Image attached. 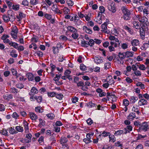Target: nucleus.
Masks as SVG:
<instances>
[{"instance_id": "nucleus-25", "label": "nucleus", "mask_w": 149, "mask_h": 149, "mask_svg": "<svg viewBox=\"0 0 149 149\" xmlns=\"http://www.w3.org/2000/svg\"><path fill=\"white\" fill-rule=\"evenodd\" d=\"M136 117V115L135 113L132 112L130 113L127 116L128 119L132 120Z\"/></svg>"}, {"instance_id": "nucleus-36", "label": "nucleus", "mask_w": 149, "mask_h": 149, "mask_svg": "<svg viewBox=\"0 0 149 149\" xmlns=\"http://www.w3.org/2000/svg\"><path fill=\"white\" fill-rule=\"evenodd\" d=\"M55 96L59 100H61L63 97V95L61 93L58 94L56 93L55 95Z\"/></svg>"}, {"instance_id": "nucleus-34", "label": "nucleus", "mask_w": 149, "mask_h": 149, "mask_svg": "<svg viewBox=\"0 0 149 149\" xmlns=\"http://www.w3.org/2000/svg\"><path fill=\"white\" fill-rule=\"evenodd\" d=\"M35 111L36 112H38L40 113H42L43 111V109L40 107H38L35 108Z\"/></svg>"}, {"instance_id": "nucleus-39", "label": "nucleus", "mask_w": 149, "mask_h": 149, "mask_svg": "<svg viewBox=\"0 0 149 149\" xmlns=\"http://www.w3.org/2000/svg\"><path fill=\"white\" fill-rule=\"evenodd\" d=\"M111 63L109 62H107L104 64V68L106 70L109 69L111 67Z\"/></svg>"}, {"instance_id": "nucleus-63", "label": "nucleus", "mask_w": 149, "mask_h": 149, "mask_svg": "<svg viewBox=\"0 0 149 149\" xmlns=\"http://www.w3.org/2000/svg\"><path fill=\"white\" fill-rule=\"evenodd\" d=\"M9 133L11 134H13L14 133H15L16 132V131L15 130L13 129L12 127L9 128Z\"/></svg>"}, {"instance_id": "nucleus-15", "label": "nucleus", "mask_w": 149, "mask_h": 149, "mask_svg": "<svg viewBox=\"0 0 149 149\" xmlns=\"http://www.w3.org/2000/svg\"><path fill=\"white\" fill-rule=\"evenodd\" d=\"M38 93V91L35 87H33L31 89L30 92L29 93L30 95H33L34 94H37Z\"/></svg>"}, {"instance_id": "nucleus-24", "label": "nucleus", "mask_w": 149, "mask_h": 149, "mask_svg": "<svg viewBox=\"0 0 149 149\" xmlns=\"http://www.w3.org/2000/svg\"><path fill=\"white\" fill-rule=\"evenodd\" d=\"M30 117L31 119L32 120H36L38 118L37 116L35 114V113H30Z\"/></svg>"}, {"instance_id": "nucleus-32", "label": "nucleus", "mask_w": 149, "mask_h": 149, "mask_svg": "<svg viewBox=\"0 0 149 149\" xmlns=\"http://www.w3.org/2000/svg\"><path fill=\"white\" fill-rule=\"evenodd\" d=\"M9 92L13 93H17L18 91V90L14 87L11 88L9 91Z\"/></svg>"}, {"instance_id": "nucleus-23", "label": "nucleus", "mask_w": 149, "mask_h": 149, "mask_svg": "<svg viewBox=\"0 0 149 149\" xmlns=\"http://www.w3.org/2000/svg\"><path fill=\"white\" fill-rule=\"evenodd\" d=\"M25 17V15L23 13H20L18 15H17V21H20L23 18V17Z\"/></svg>"}, {"instance_id": "nucleus-33", "label": "nucleus", "mask_w": 149, "mask_h": 149, "mask_svg": "<svg viewBox=\"0 0 149 149\" xmlns=\"http://www.w3.org/2000/svg\"><path fill=\"white\" fill-rule=\"evenodd\" d=\"M53 53L54 54H56L57 53H59V49L56 47H52Z\"/></svg>"}, {"instance_id": "nucleus-12", "label": "nucleus", "mask_w": 149, "mask_h": 149, "mask_svg": "<svg viewBox=\"0 0 149 149\" xmlns=\"http://www.w3.org/2000/svg\"><path fill=\"white\" fill-rule=\"evenodd\" d=\"M131 44L132 46H136L139 45V42L137 39H134L131 41Z\"/></svg>"}, {"instance_id": "nucleus-7", "label": "nucleus", "mask_w": 149, "mask_h": 149, "mask_svg": "<svg viewBox=\"0 0 149 149\" xmlns=\"http://www.w3.org/2000/svg\"><path fill=\"white\" fill-rule=\"evenodd\" d=\"M108 8L109 10L113 13H114L116 11L115 6L113 4L111 3L109 4Z\"/></svg>"}, {"instance_id": "nucleus-48", "label": "nucleus", "mask_w": 149, "mask_h": 149, "mask_svg": "<svg viewBox=\"0 0 149 149\" xmlns=\"http://www.w3.org/2000/svg\"><path fill=\"white\" fill-rule=\"evenodd\" d=\"M11 70L12 71V74L13 75H15L16 77V78H17L18 77V74H17V72L16 70L15 69H11Z\"/></svg>"}, {"instance_id": "nucleus-59", "label": "nucleus", "mask_w": 149, "mask_h": 149, "mask_svg": "<svg viewBox=\"0 0 149 149\" xmlns=\"http://www.w3.org/2000/svg\"><path fill=\"white\" fill-rule=\"evenodd\" d=\"M15 129L17 131L19 132H22L23 131V127L20 126H16Z\"/></svg>"}, {"instance_id": "nucleus-46", "label": "nucleus", "mask_w": 149, "mask_h": 149, "mask_svg": "<svg viewBox=\"0 0 149 149\" xmlns=\"http://www.w3.org/2000/svg\"><path fill=\"white\" fill-rule=\"evenodd\" d=\"M58 7L56 4H53L52 7V10L55 13L58 10Z\"/></svg>"}, {"instance_id": "nucleus-30", "label": "nucleus", "mask_w": 149, "mask_h": 149, "mask_svg": "<svg viewBox=\"0 0 149 149\" xmlns=\"http://www.w3.org/2000/svg\"><path fill=\"white\" fill-rule=\"evenodd\" d=\"M16 53V51L15 50H12L10 52V55L13 57L16 58L17 56V54H15Z\"/></svg>"}, {"instance_id": "nucleus-27", "label": "nucleus", "mask_w": 149, "mask_h": 149, "mask_svg": "<svg viewBox=\"0 0 149 149\" xmlns=\"http://www.w3.org/2000/svg\"><path fill=\"white\" fill-rule=\"evenodd\" d=\"M77 18L76 16L74 17V23L76 25L79 26L81 24L82 22L79 19H77Z\"/></svg>"}, {"instance_id": "nucleus-57", "label": "nucleus", "mask_w": 149, "mask_h": 149, "mask_svg": "<svg viewBox=\"0 0 149 149\" xmlns=\"http://www.w3.org/2000/svg\"><path fill=\"white\" fill-rule=\"evenodd\" d=\"M136 85L137 86H140L142 89H143L145 88L144 85L142 84L141 82H138L137 83Z\"/></svg>"}, {"instance_id": "nucleus-38", "label": "nucleus", "mask_w": 149, "mask_h": 149, "mask_svg": "<svg viewBox=\"0 0 149 149\" xmlns=\"http://www.w3.org/2000/svg\"><path fill=\"white\" fill-rule=\"evenodd\" d=\"M3 19L5 22H8L9 21H10V19H9V17H8L6 15H4L3 16Z\"/></svg>"}, {"instance_id": "nucleus-54", "label": "nucleus", "mask_w": 149, "mask_h": 149, "mask_svg": "<svg viewBox=\"0 0 149 149\" xmlns=\"http://www.w3.org/2000/svg\"><path fill=\"white\" fill-rule=\"evenodd\" d=\"M63 10L65 14L69 13L70 11V10L67 7H65Z\"/></svg>"}, {"instance_id": "nucleus-1", "label": "nucleus", "mask_w": 149, "mask_h": 149, "mask_svg": "<svg viewBox=\"0 0 149 149\" xmlns=\"http://www.w3.org/2000/svg\"><path fill=\"white\" fill-rule=\"evenodd\" d=\"M121 10L123 14L122 18L124 20H128L131 19V13L130 10L127 9L126 6H123L121 8Z\"/></svg>"}, {"instance_id": "nucleus-49", "label": "nucleus", "mask_w": 149, "mask_h": 149, "mask_svg": "<svg viewBox=\"0 0 149 149\" xmlns=\"http://www.w3.org/2000/svg\"><path fill=\"white\" fill-rule=\"evenodd\" d=\"M12 116L15 119H17L18 118L19 116L16 112H15L12 115Z\"/></svg>"}, {"instance_id": "nucleus-41", "label": "nucleus", "mask_w": 149, "mask_h": 149, "mask_svg": "<svg viewBox=\"0 0 149 149\" xmlns=\"http://www.w3.org/2000/svg\"><path fill=\"white\" fill-rule=\"evenodd\" d=\"M77 32H75L74 33H73L71 35L72 37L74 39H77L78 37H79L78 34Z\"/></svg>"}, {"instance_id": "nucleus-11", "label": "nucleus", "mask_w": 149, "mask_h": 149, "mask_svg": "<svg viewBox=\"0 0 149 149\" xmlns=\"http://www.w3.org/2000/svg\"><path fill=\"white\" fill-rule=\"evenodd\" d=\"M124 54L126 57H132L133 56L134 52L131 51H127L124 52Z\"/></svg>"}, {"instance_id": "nucleus-13", "label": "nucleus", "mask_w": 149, "mask_h": 149, "mask_svg": "<svg viewBox=\"0 0 149 149\" xmlns=\"http://www.w3.org/2000/svg\"><path fill=\"white\" fill-rule=\"evenodd\" d=\"M132 127L131 125H127L126 127L125 128L124 130L125 134L128 133H129L132 130Z\"/></svg>"}, {"instance_id": "nucleus-43", "label": "nucleus", "mask_w": 149, "mask_h": 149, "mask_svg": "<svg viewBox=\"0 0 149 149\" xmlns=\"http://www.w3.org/2000/svg\"><path fill=\"white\" fill-rule=\"evenodd\" d=\"M129 104V101L126 99H124L123 101V104L125 107L128 106Z\"/></svg>"}, {"instance_id": "nucleus-50", "label": "nucleus", "mask_w": 149, "mask_h": 149, "mask_svg": "<svg viewBox=\"0 0 149 149\" xmlns=\"http://www.w3.org/2000/svg\"><path fill=\"white\" fill-rule=\"evenodd\" d=\"M87 105L89 107H96L97 105L95 103H93L92 102H90L88 103Z\"/></svg>"}, {"instance_id": "nucleus-5", "label": "nucleus", "mask_w": 149, "mask_h": 149, "mask_svg": "<svg viewBox=\"0 0 149 149\" xmlns=\"http://www.w3.org/2000/svg\"><path fill=\"white\" fill-rule=\"evenodd\" d=\"M8 16L9 17L10 21H13L15 19L14 13L12 10H9L8 11Z\"/></svg>"}, {"instance_id": "nucleus-31", "label": "nucleus", "mask_w": 149, "mask_h": 149, "mask_svg": "<svg viewBox=\"0 0 149 149\" xmlns=\"http://www.w3.org/2000/svg\"><path fill=\"white\" fill-rule=\"evenodd\" d=\"M110 134L111 133L110 132L104 131L100 135H99V136L101 135L104 137H106L108 136H109Z\"/></svg>"}, {"instance_id": "nucleus-44", "label": "nucleus", "mask_w": 149, "mask_h": 149, "mask_svg": "<svg viewBox=\"0 0 149 149\" xmlns=\"http://www.w3.org/2000/svg\"><path fill=\"white\" fill-rule=\"evenodd\" d=\"M139 66V64L136 63L135 65H133L131 67V68L132 70L134 71L137 70L136 66Z\"/></svg>"}, {"instance_id": "nucleus-47", "label": "nucleus", "mask_w": 149, "mask_h": 149, "mask_svg": "<svg viewBox=\"0 0 149 149\" xmlns=\"http://www.w3.org/2000/svg\"><path fill=\"white\" fill-rule=\"evenodd\" d=\"M46 116L48 118H49L51 120L53 119L54 117V115L52 113L46 114Z\"/></svg>"}, {"instance_id": "nucleus-10", "label": "nucleus", "mask_w": 149, "mask_h": 149, "mask_svg": "<svg viewBox=\"0 0 149 149\" xmlns=\"http://www.w3.org/2000/svg\"><path fill=\"white\" fill-rule=\"evenodd\" d=\"M133 27L136 29H139L141 27V25L138 21H134L132 22Z\"/></svg>"}, {"instance_id": "nucleus-60", "label": "nucleus", "mask_w": 149, "mask_h": 149, "mask_svg": "<svg viewBox=\"0 0 149 149\" xmlns=\"http://www.w3.org/2000/svg\"><path fill=\"white\" fill-rule=\"evenodd\" d=\"M59 39L63 41H66L68 39V38L66 36L63 35L59 37Z\"/></svg>"}, {"instance_id": "nucleus-61", "label": "nucleus", "mask_w": 149, "mask_h": 149, "mask_svg": "<svg viewBox=\"0 0 149 149\" xmlns=\"http://www.w3.org/2000/svg\"><path fill=\"white\" fill-rule=\"evenodd\" d=\"M71 73V71L69 70H66L65 72H64V74L67 77L68 76L70 75V74Z\"/></svg>"}, {"instance_id": "nucleus-14", "label": "nucleus", "mask_w": 149, "mask_h": 149, "mask_svg": "<svg viewBox=\"0 0 149 149\" xmlns=\"http://www.w3.org/2000/svg\"><path fill=\"white\" fill-rule=\"evenodd\" d=\"M83 29L86 33L89 34H91L92 33V30L89 28H88L86 26H83Z\"/></svg>"}, {"instance_id": "nucleus-20", "label": "nucleus", "mask_w": 149, "mask_h": 149, "mask_svg": "<svg viewBox=\"0 0 149 149\" xmlns=\"http://www.w3.org/2000/svg\"><path fill=\"white\" fill-rule=\"evenodd\" d=\"M3 97L4 99L7 101H8L12 99L13 97V95L11 94H6V95H4L3 96Z\"/></svg>"}, {"instance_id": "nucleus-9", "label": "nucleus", "mask_w": 149, "mask_h": 149, "mask_svg": "<svg viewBox=\"0 0 149 149\" xmlns=\"http://www.w3.org/2000/svg\"><path fill=\"white\" fill-rule=\"evenodd\" d=\"M94 61L97 64L102 63L103 62L102 59L100 57L95 56L94 57Z\"/></svg>"}, {"instance_id": "nucleus-51", "label": "nucleus", "mask_w": 149, "mask_h": 149, "mask_svg": "<svg viewBox=\"0 0 149 149\" xmlns=\"http://www.w3.org/2000/svg\"><path fill=\"white\" fill-rule=\"evenodd\" d=\"M23 124L25 130L27 131L28 130V123L24 120L23 122Z\"/></svg>"}, {"instance_id": "nucleus-53", "label": "nucleus", "mask_w": 149, "mask_h": 149, "mask_svg": "<svg viewBox=\"0 0 149 149\" xmlns=\"http://www.w3.org/2000/svg\"><path fill=\"white\" fill-rule=\"evenodd\" d=\"M139 66H138L139 69L140 70H144L146 69V68L145 65H141L139 63Z\"/></svg>"}, {"instance_id": "nucleus-28", "label": "nucleus", "mask_w": 149, "mask_h": 149, "mask_svg": "<svg viewBox=\"0 0 149 149\" xmlns=\"http://www.w3.org/2000/svg\"><path fill=\"white\" fill-rule=\"evenodd\" d=\"M138 100V98L134 96L131 97L130 98V103H134Z\"/></svg>"}, {"instance_id": "nucleus-35", "label": "nucleus", "mask_w": 149, "mask_h": 149, "mask_svg": "<svg viewBox=\"0 0 149 149\" xmlns=\"http://www.w3.org/2000/svg\"><path fill=\"white\" fill-rule=\"evenodd\" d=\"M89 42L87 41L84 40L82 41L81 43V45L82 46H84L86 47H87L89 46Z\"/></svg>"}, {"instance_id": "nucleus-6", "label": "nucleus", "mask_w": 149, "mask_h": 149, "mask_svg": "<svg viewBox=\"0 0 149 149\" xmlns=\"http://www.w3.org/2000/svg\"><path fill=\"white\" fill-rule=\"evenodd\" d=\"M9 37V36L7 35L4 34L1 37V39L3 40V41L4 43H9L10 41L7 39Z\"/></svg>"}, {"instance_id": "nucleus-8", "label": "nucleus", "mask_w": 149, "mask_h": 149, "mask_svg": "<svg viewBox=\"0 0 149 149\" xmlns=\"http://www.w3.org/2000/svg\"><path fill=\"white\" fill-rule=\"evenodd\" d=\"M148 102L146 100L142 99L139 100L138 102L139 105L140 106H142L147 104Z\"/></svg>"}, {"instance_id": "nucleus-19", "label": "nucleus", "mask_w": 149, "mask_h": 149, "mask_svg": "<svg viewBox=\"0 0 149 149\" xmlns=\"http://www.w3.org/2000/svg\"><path fill=\"white\" fill-rule=\"evenodd\" d=\"M110 81L111 82L108 81V82L107 83H106L103 84L102 85L103 86L104 88H107L109 86V84L110 85H112V84H113L114 83L113 80L112 78H111V80H110Z\"/></svg>"}, {"instance_id": "nucleus-58", "label": "nucleus", "mask_w": 149, "mask_h": 149, "mask_svg": "<svg viewBox=\"0 0 149 149\" xmlns=\"http://www.w3.org/2000/svg\"><path fill=\"white\" fill-rule=\"evenodd\" d=\"M80 68L81 70L85 71L86 69V67L83 64H82L80 65Z\"/></svg>"}, {"instance_id": "nucleus-29", "label": "nucleus", "mask_w": 149, "mask_h": 149, "mask_svg": "<svg viewBox=\"0 0 149 149\" xmlns=\"http://www.w3.org/2000/svg\"><path fill=\"white\" fill-rule=\"evenodd\" d=\"M118 57L121 61H122L126 57V56H125V54H124V53H121V52L119 53Z\"/></svg>"}, {"instance_id": "nucleus-45", "label": "nucleus", "mask_w": 149, "mask_h": 149, "mask_svg": "<svg viewBox=\"0 0 149 149\" xmlns=\"http://www.w3.org/2000/svg\"><path fill=\"white\" fill-rule=\"evenodd\" d=\"M9 44L13 46L15 48L17 49V47L18 45L15 42H13L10 41L9 43Z\"/></svg>"}, {"instance_id": "nucleus-21", "label": "nucleus", "mask_w": 149, "mask_h": 149, "mask_svg": "<svg viewBox=\"0 0 149 149\" xmlns=\"http://www.w3.org/2000/svg\"><path fill=\"white\" fill-rule=\"evenodd\" d=\"M140 107L139 105H134L132 108V110L134 112H136L137 114L139 113V109Z\"/></svg>"}, {"instance_id": "nucleus-37", "label": "nucleus", "mask_w": 149, "mask_h": 149, "mask_svg": "<svg viewBox=\"0 0 149 149\" xmlns=\"http://www.w3.org/2000/svg\"><path fill=\"white\" fill-rule=\"evenodd\" d=\"M34 75L31 73H29V81H32L34 80Z\"/></svg>"}, {"instance_id": "nucleus-64", "label": "nucleus", "mask_w": 149, "mask_h": 149, "mask_svg": "<svg viewBox=\"0 0 149 149\" xmlns=\"http://www.w3.org/2000/svg\"><path fill=\"white\" fill-rule=\"evenodd\" d=\"M54 131H55L56 132H59L60 131V127H58V126H54Z\"/></svg>"}, {"instance_id": "nucleus-52", "label": "nucleus", "mask_w": 149, "mask_h": 149, "mask_svg": "<svg viewBox=\"0 0 149 149\" xmlns=\"http://www.w3.org/2000/svg\"><path fill=\"white\" fill-rule=\"evenodd\" d=\"M121 47L123 49H125L128 48V45L126 43H123L121 44Z\"/></svg>"}, {"instance_id": "nucleus-3", "label": "nucleus", "mask_w": 149, "mask_h": 149, "mask_svg": "<svg viewBox=\"0 0 149 149\" xmlns=\"http://www.w3.org/2000/svg\"><path fill=\"white\" fill-rule=\"evenodd\" d=\"M107 22H104L101 25L102 30L101 31L105 33L108 34L109 33V31L107 29Z\"/></svg>"}, {"instance_id": "nucleus-26", "label": "nucleus", "mask_w": 149, "mask_h": 149, "mask_svg": "<svg viewBox=\"0 0 149 149\" xmlns=\"http://www.w3.org/2000/svg\"><path fill=\"white\" fill-rule=\"evenodd\" d=\"M99 10L100 11L99 12L98 16L101 15L102 13H104L105 11V8L103 6H100L99 7Z\"/></svg>"}, {"instance_id": "nucleus-4", "label": "nucleus", "mask_w": 149, "mask_h": 149, "mask_svg": "<svg viewBox=\"0 0 149 149\" xmlns=\"http://www.w3.org/2000/svg\"><path fill=\"white\" fill-rule=\"evenodd\" d=\"M148 124L146 122L143 123L140 127L141 130L144 131H146L149 129Z\"/></svg>"}, {"instance_id": "nucleus-2", "label": "nucleus", "mask_w": 149, "mask_h": 149, "mask_svg": "<svg viewBox=\"0 0 149 149\" xmlns=\"http://www.w3.org/2000/svg\"><path fill=\"white\" fill-rule=\"evenodd\" d=\"M146 16H141L140 15H138L136 16V17L140 22L148 26H149V22L148 19Z\"/></svg>"}, {"instance_id": "nucleus-17", "label": "nucleus", "mask_w": 149, "mask_h": 149, "mask_svg": "<svg viewBox=\"0 0 149 149\" xmlns=\"http://www.w3.org/2000/svg\"><path fill=\"white\" fill-rule=\"evenodd\" d=\"M67 29L68 31L71 32L72 33L77 32V30L74 27L72 26H69L67 27Z\"/></svg>"}, {"instance_id": "nucleus-42", "label": "nucleus", "mask_w": 149, "mask_h": 149, "mask_svg": "<svg viewBox=\"0 0 149 149\" xmlns=\"http://www.w3.org/2000/svg\"><path fill=\"white\" fill-rule=\"evenodd\" d=\"M111 33L112 34L116 36H118L119 34L118 31L115 28H113L111 30Z\"/></svg>"}, {"instance_id": "nucleus-40", "label": "nucleus", "mask_w": 149, "mask_h": 149, "mask_svg": "<svg viewBox=\"0 0 149 149\" xmlns=\"http://www.w3.org/2000/svg\"><path fill=\"white\" fill-rule=\"evenodd\" d=\"M34 98L38 103L42 101V97L41 96H35L34 97Z\"/></svg>"}, {"instance_id": "nucleus-16", "label": "nucleus", "mask_w": 149, "mask_h": 149, "mask_svg": "<svg viewBox=\"0 0 149 149\" xmlns=\"http://www.w3.org/2000/svg\"><path fill=\"white\" fill-rule=\"evenodd\" d=\"M140 29V35L141 38L143 39L144 38L145 36V31L144 29L142 27H141Z\"/></svg>"}, {"instance_id": "nucleus-22", "label": "nucleus", "mask_w": 149, "mask_h": 149, "mask_svg": "<svg viewBox=\"0 0 149 149\" xmlns=\"http://www.w3.org/2000/svg\"><path fill=\"white\" fill-rule=\"evenodd\" d=\"M124 131V130H118L115 132L114 134V135L115 136H118L120 135L121 134H125V133Z\"/></svg>"}, {"instance_id": "nucleus-56", "label": "nucleus", "mask_w": 149, "mask_h": 149, "mask_svg": "<svg viewBox=\"0 0 149 149\" xmlns=\"http://www.w3.org/2000/svg\"><path fill=\"white\" fill-rule=\"evenodd\" d=\"M40 123L39 125L40 127H41L42 126H43L45 125V121L42 119H39Z\"/></svg>"}, {"instance_id": "nucleus-62", "label": "nucleus", "mask_w": 149, "mask_h": 149, "mask_svg": "<svg viewBox=\"0 0 149 149\" xmlns=\"http://www.w3.org/2000/svg\"><path fill=\"white\" fill-rule=\"evenodd\" d=\"M134 73L136 76H140L141 75V72L139 70H136L134 72Z\"/></svg>"}, {"instance_id": "nucleus-55", "label": "nucleus", "mask_w": 149, "mask_h": 149, "mask_svg": "<svg viewBox=\"0 0 149 149\" xmlns=\"http://www.w3.org/2000/svg\"><path fill=\"white\" fill-rule=\"evenodd\" d=\"M12 8L15 10H17L19 9V5H13L12 6Z\"/></svg>"}, {"instance_id": "nucleus-18", "label": "nucleus", "mask_w": 149, "mask_h": 149, "mask_svg": "<svg viewBox=\"0 0 149 149\" xmlns=\"http://www.w3.org/2000/svg\"><path fill=\"white\" fill-rule=\"evenodd\" d=\"M68 141L67 138L64 136H62L60 139V143L61 144L66 143Z\"/></svg>"}]
</instances>
